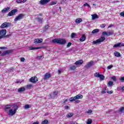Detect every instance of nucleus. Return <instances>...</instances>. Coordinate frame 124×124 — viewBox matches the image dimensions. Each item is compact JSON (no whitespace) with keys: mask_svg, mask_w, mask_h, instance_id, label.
Listing matches in <instances>:
<instances>
[{"mask_svg":"<svg viewBox=\"0 0 124 124\" xmlns=\"http://www.w3.org/2000/svg\"><path fill=\"white\" fill-rule=\"evenodd\" d=\"M8 109H10L8 112V116H14V115L16 114V112H17V110L18 109V106L12 105L6 106L5 107V110L7 111Z\"/></svg>","mask_w":124,"mask_h":124,"instance_id":"nucleus-1","label":"nucleus"},{"mask_svg":"<svg viewBox=\"0 0 124 124\" xmlns=\"http://www.w3.org/2000/svg\"><path fill=\"white\" fill-rule=\"evenodd\" d=\"M52 43L54 44H61V45H64L66 44V40L64 38H56L52 40Z\"/></svg>","mask_w":124,"mask_h":124,"instance_id":"nucleus-2","label":"nucleus"},{"mask_svg":"<svg viewBox=\"0 0 124 124\" xmlns=\"http://www.w3.org/2000/svg\"><path fill=\"white\" fill-rule=\"evenodd\" d=\"M82 98H83V95L82 94H78L76 96L70 98L69 100L70 102H72L73 101H75V100H77V99H82Z\"/></svg>","mask_w":124,"mask_h":124,"instance_id":"nucleus-3","label":"nucleus"},{"mask_svg":"<svg viewBox=\"0 0 124 124\" xmlns=\"http://www.w3.org/2000/svg\"><path fill=\"white\" fill-rule=\"evenodd\" d=\"M105 40V37L104 36H102L101 38L96 40V41H94L93 42V44H99L101 42H103Z\"/></svg>","mask_w":124,"mask_h":124,"instance_id":"nucleus-4","label":"nucleus"},{"mask_svg":"<svg viewBox=\"0 0 124 124\" xmlns=\"http://www.w3.org/2000/svg\"><path fill=\"white\" fill-rule=\"evenodd\" d=\"M23 17H25V15L23 14H20L15 18V21L16 22L20 21V20H22V19H23Z\"/></svg>","mask_w":124,"mask_h":124,"instance_id":"nucleus-5","label":"nucleus"},{"mask_svg":"<svg viewBox=\"0 0 124 124\" xmlns=\"http://www.w3.org/2000/svg\"><path fill=\"white\" fill-rule=\"evenodd\" d=\"M102 34L107 35V36H110V35H112L114 34V31H109L108 32L103 31L102 32Z\"/></svg>","mask_w":124,"mask_h":124,"instance_id":"nucleus-6","label":"nucleus"},{"mask_svg":"<svg viewBox=\"0 0 124 124\" xmlns=\"http://www.w3.org/2000/svg\"><path fill=\"white\" fill-rule=\"evenodd\" d=\"M6 34V30L2 29L1 30H0V36H2V38H3V37H4Z\"/></svg>","mask_w":124,"mask_h":124,"instance_id":"nucleus-7","label":"nucleus"},{"mask_svg":"<svg viewBox=\"0 0 124 124\" xmlns=\"http://www.w3.org/2000/svg\"><path fill=\"white\" fill-rule=\"evenodd\" d=\"M30 82L31 83H36L38 81L37 77H32L30 79Z\"/></svg>","mask_w":124,"mask_h":124,"instance_id":"nucleus-8","label":"nucleus"},{"mask_svg":"<svg viewBox=\"0 0 124 124\" xmlns=\"http://www.w3.org/2000/svg\"><path fill=\"white\" fill-rule=\"evenodd\" d=\"M9 26V23L4 22L2 23L0 26V29H4V28H8Z\"/></svg>","mask_w":124,"mask_h":124,"instance_id":"nucleus-9","label":"nucleus"},{"mask_svg":"<svg viewBox=\"0 0 124 124\" xmlns=\"http://www.w3.org/2000/svg\"><path fill=\"white\" fill-rule=\"evenodd\" d=\"M16 12H17V10H16V9L12 10L11 12H10L8 13V16H13V15H15Z\"/></svg>","mask_w":124,"mask_h":124,"instance_id":"nucleus-10","label":"nucleus"},{"mask_svg":"<svg viewBox=\"0 0 124 124\" xmlns=\"http://www.w3.org/2000/svg\"><path fill=\"white\" fill-rule=\"evenodd\" d=\"M43 41V39L42 38L36 39L34 40V44H38V43H41Z\"/></svg>","mask_w":124,"mask_h":124,"instance_id":"nucleus-11","label":"nucleus"},{"mask_svg":"<svg viewBox=\"0 0 124 124\" xmlns=\"http://www.w3.org/2000/svg\"><path fill=\"white\" fill-rule=\"evenodd\" d=\"M50 1V0H41L40 1V3L42 5H44V4H46V3H48Z\"/></svg>","mask_w":124,"mask_h":124,"instance_id":"nucleus-12","label":"nucleus"},{"mask_svg":"<svg viewBox=\"0 0 124 124\" xmlns=\"http://www.w3.org/2000/svg\"><path fill=\"white\" fill-rule=\"evenodd\" d=\"M93 61H91L90 62H89L88 63L85 65V67L86 68H90L91 66H93Z\"/></svg>","mask_w":124,"mask_h":124,"instance_id":"nucleus-13","label":"nucleus"},{"mask_svg":"<svg viewBox=\"0 0 124 124\" xmlns=\"http://www.w3.org/2000/svg\"><path fill=\"white\" fill-rule=\"evenodd\" d=\"M58 93H59V92L58 91H55L53 92V93L51 94V95H50L51 98H55V97H56V96L58 95Z\"/></svg>","mask_w":124,"mask_h":124,"instance_id":"nucleus-14","label":"nucleus"},{"mask_svg":"<svg viewBox=\"0 0 124 124\" xmlns=\"http://www.w3.org/2000/svg\"><path fill=\"white\" fill-rule=\"evenodd\" d=\"M51 77V74L46 73L45 75V77L44 78V80H47V79H49V78H50Z\"/></svg>","mask_w":124,"mask_h":124,"instance_id":"nucleus-15","label":"nucleus"},{"mask_svg":"<svg viewBox=\"0 0 124 124\" xmlns=\"http://www.w3.org/2000/svg\"><path fill=\"white\" fill-rule=\"evenodd\" d=\"M86 40V35L85 34H83L81 36V37L79 39V41L80 42H83Z\"/></svg>","mask_w":124,"mask_h":124,"instance_id":"nucleus-16","label":"nucleus"},{"mask_svg":"<svg viewBox=\"0 0 124 124\" xmlns=\"http://www.w3.org/2000/svg\"><path fill=\"white\" fill-rule=\"evenodd\" d=\"M9 9H10V8L9 7L5 8L1 11V13H3V14H5L8 12V11L9 10Z\"/></svg>","mask_w":124,"mask_h":124,"instance_id":"nucleus-17","label":"nucleus"},{"mask_svg":"<svg viewBox=\"0 0 124 124\" xmlns=\"http://www.w3.org/2000/svg\"><path fill=\"white\" fill-rule=\"evenodd\" d=\"M84 62L83 61V60H80L79 61H77L75 64H76V65H80L81 64H82V63H83Z\"/></svg>","mask_w":124,"mask_h":124,"instance_id":"nucleus-18","label":"nucleus"},{"mask_svg":"<svg viewBox=\"0 0 124 124\" xmlns=\"http://www.w3.org/2000/svg\"><path fill=\"white\" fill-rule=\"evenodd\" d=\"M12 52V50H9L3 53L2 56H5L6 55H10L11 53Z\"/></svg>","mask_w":124,"mask_h":124,"instance_id":"nucleus-19","label":"nucleus"},{"mask_svg":"<svg viewBox=\"0 0 124 124\" xmlns=\"http://www.w3.org/2000/svg\"><path fill=\"white\" fill-rule=\"evenodd\" d=\"M91 16L92 20H95V19H98V16H97V15L96 14L92 15Z\"/></svg>","mask_w":124,"mask_h":124,"instance_id":"nucleus-20","label":"nucleus"},{"mask_svg":"<svg viewBox=\"0 0 124 124\" xmlns=\"http://www.w3.org/2000/svg\"><path fill=\"white\" fill-rule=\"evenodd\" d=\"M114 56L115 57H117V58H119L121 57V53L118 51H115L114 52Z\"/></svg>","mask_w":124,"mask_h":124,"instance_id":"nucleus-21","label":"nucleus"},{"mask_svg":"<svg viewBox=\"0 0 124 124\" xmlns=\"http://www.w3.org/2000/svg\"><path fill=\"white\" fill-rule=\"evenodd\" d=\"M17 92L18 93H21V92H25V88L21 87L20 88H19L18 89H17Z\"/></svg>","mask_w":124,"mask_h":124,"instance_id":"nucleus-22","label":"nucleus"},{"mask_svg":"<svg viewBox=\"0 0 124 124\" xmlns=\"http://www.w3.org/2000/svg\"><path fill=\"white\" fill-rule=\"evenodd\" d=\"M82 22V19L78 18L76 19L75 22L77 24H79V23H81Z\"/></svg>","mask_w":124,"mask_h":124,"instance_id":"nucleus-23","label":"nucleus"},{"mask_svg":"<svg viewBox=\"0 0 124 124\" xmlns=\"http://www.w3.org/2000/svg\"><path fill=\"white\" fill-rule=\"evenodd\" d=\"M70 69H71V70H75V69H76V65H74L72 66H70Z\"/></svg>","mask_w":124,"mask_h":124,"instance_id":"nucleus-24","label":"nucleus"},{"mask_svg":"<svg viewBox=\"0 0 124 124\" xmlns=\"http://www.w3.org/2000/svg\"><path fill=\"white\" fill-rule=\"evenodd\" d=\"M99 78H100L101 81H102V80H104L105 77L103 75H100V76H99Z\"/></svg>","mask_w":124,"mask_h":124,"instance_id":"nucleus-25","label":"nucleus"},{"mask_svg":"<svg viewBox=\"0 0 124 124\" xmlns=\"http://www.w3.org/2000/svg\"><path fill=\"white\" fill-rule=\"evenodd\" d=\"M41 47H33L32 46H31L29 47L30 50H35L37 49H40Z\"/></svg>","mask_w":124,"mask_h":124,"instance_id":"nucleus-26","label":"nucleus"},{"mask_svg":"<svg viewBox=\"0 0 124 124\" xmlns=\"http://www.w3.org/2000/svg\"><path fill=\"white\" fill-rule=\"evenodd\" d=\"M99 31V30L97 29H96L92 31V33H96Z\"/></svg>","mask_w":124,"mask_h":124,"instance_id":"nucleus-27","label":"nucleus"},{"mask_svg":"<svg viewBox=\"0 0 124 124\" xmlns=\"http://www.w3.org/2000/svg\"><path fill=\"white\" fill-rule=\"evenodd\" d=\"M101 93L104 94V93H106V88H104L102 91L101 92Z\"/></svg>","mask_w":124,"mask_h":124,"instance_id":"nucleus-28","label":"nucleus"},{"mask_svg":"<svg viewBox=\"0 0 124 124\" xmlns=\"http://www.w3.org/2000/svg\"><path fill=\"white\" fill-rule=\"evenodd\" d=\"M93 123V120L91 119H89L87 122V124H91Z\"/></svg>","mask_w":124,"mask_h":124,"instance_id":"nucleus-29","label":"nucleus"},{"mask_svg":"<svg viewBox=\"0 0 124 124\" xmlns=\"http://www.w3.org/2000/svg\"><path fill=\"white\" fill-rule=\"evenodd\" d=\"M75 36H76V33H75V32L72 33V34L71 35V38H74V37H75Z\"/></svg>","mask_w":124,"mask_h":124,"instance_id":"nucleus-30","label":"nucleus"},{"mask_svg":"<svg viewBox=\"0 0 124 124\" xmlns=\"http://www.w3.org/2000/svg\"><path fill=\"white\" fill-rule=\"evenodd\" d=\"M42 124H48V120L47 119L45 120L42 122Z\"/></svg>","mask_w":124,"mask_h":124,"instance_id":"nucleus-31","label":"nucleus"},{"mask_svg":"<svg viewBox=\"0 0 124 124\" xmlns=\"http://www.w3.org/2000/svg\"><path fill=\"white\" fill-rule=\"evenodd\" d=\"M117 47H120V43H118V44H116L113 46V48H117Z\"/></svg>","mask_w":124,"mask_h":124,"instance_id":"nucleus-32","label":"nucleus"},{"mask_svg":"<svg viewBox=\"0 0 124 124\" xmlns=\"http://www.w3.org/2000/svg\"><path fill=\"white\" fill-rule=\"evenodd\" d=\"M29 108H31L30 105H26L24 106V109H29Z\"/></svg>","mask_w":124,"mask_h":124,"instance_id":"nucleus-33","label":"nucleus"},{"mask_svg":"<svg viewBox=\"0 0 124 124\" xmlns=\"http://www.w3.org/2000/svg\"><path fill=\"white\" fill-rule=\"evenodd\" d=\"M108 85L109 87H112L113 86V82L110 81L108 82Z\"/></svg>","mask_w":124,"mask_h":124,"instance_id":"nucleus-34","label":"nucleus"},{"mask_svg":"<svg viewBox=\"0 0 124 124\" xmlns=\"http://www.w3.org/2000/svg\"><path fill=\"white\" fill-rule=\"evenodd\" d=\"M100 75V74H99V73H95L94 74V76H95V77H99V76Z\"/></svg>","mask_w":124,"mask_h":124,"instance_id":"nucleus-35","label":"nucleus"},{"mask_svg":"<svg viewBox=\"0 0 124 124\" xmlns=\"http://www.w3.org/2000/svg\"><path fill=\"white\" fill-rule=\"evenodd\" d=\"M31 87H32V85H31V84H28L26 86L27 89H31Z\"/></svg>","mask_w":124,"mask_h":124,"instance_id":"nucleus-36","label":"nucleus"},{"mask_svg":"<svg viewBox=\"0 0 124 124\" xmlns=\"http://www.w3.org/2000/svg\"><path fill=\"white\" fill-rule=\"evenodd\" d=\"M111 79L114 81V82H116L117 81V78H116L115 76H113L111 78Z\"/></svg>","mask_w":124,"mask_h":124,"instance_id":"nucleus-37","label":"nucleus"},{"mask_svg":"<svg viewBox=\"0 0 124 124\" xmlns=\"http://www.w3.org/2000/svg\"><path fill=\"white\" fill-rule=\"evenodd\" d=\"M124 107L120 108V109L119 110V112H120L121 113H122V112H124Z\"/></svg>","mask_w":124,"mask_h":124,"instance_id":"nucleus-38","label":"nucleus"},{"mask_svg":"<svg viewBox=\"0 0 124 124\" xmlns=\"http://www.w3.org/2000/svg\"><path fill=\"white\" fill-rule=\"evenodd\" d=\"M37 21H38V22H42V20H43V18H41L40 17H37Z\"/></svg>","mask_w":124,"mask_h":124,"instance_id":"nucleus-39","label":"nucleus"},{"mask_svg":"<svg viewBox=\"0 0 124 124\" xmlns=\"http://www.w3.org/2000/svg\"><path fill=\"white\" fill-rule=\"evenodd\" d=\"M73 116V113H69L68 114L67 117L68 118H71Z\"/></svg>","mask_w":124,"mask_h":124,"instance_id":"nucleus-40","label":"nucleus"},{"mask_svg":"<svg viewBox=\"0 0 124 124\" xmlns=\"http://www.w3.org/2000/svg\"><path fill=\"white\" fill-rule=\"evenodd\" d=\"M72 43L70 42H69L67 45V48H69V47H70L72 45Z\"/></svg>","mask_w":124,"mask_h":124,"instance_id":"nucleus-41","label":"nucleus"},{"mask_svg":"<svg viewBox=\"0 0 124 124\" xmlns=\"http://www.w3.org/2000/svg\"><path fill=\"white\" fill-rule=\"evenodd\" d=\"M42 58H43V56H38L37 57V60H42Z\"/></svg>","mask_w":124,"mask_h":124,"instance_id":"nucleus-42","label":"nucleus"},{"mask_svg":"<svg viewBox=\"0 0 124 124\" xmlns=\"http://www.w3.org/2000/svg\"><path fill=\"white\" fill-rule=\"evenodd\" d=\"M120 47H124V43H119Z\"/></svg>","mask_w":124,"mask_h":124,"instance_id":"nucleus-43","label":"nucleus"},{"mask_svg":"<svg viewBox=\"0 0 124 124\" xmlns=\"http://www.w3.org/2000/svg\"><path fill=\"white\" fill-rule=\"evenodd\" d=\"M119 80L121 81V82H124V77H121Z\"/></svg>","mask_w":124,"mask_h":124,"instance_id":"nucleus-44","label":"nucleus"},{"mask_svg":"<svg viewBox=\"0 0 124 124\" xmlns=\"http://www.w3.org/2000/svg\"><path fill=\"white\" fill-rule=\"evenodd\" d=\"M62 72V69H59L58 70V73H59V74H61Z\"/></svg>","mask_w":124,"mask_h":124,"instance_id":"nucleus-45","label":"nucleus"},{"mask_svg":"<svg viewBox=\"0 0 124 124\" xmlns=\"http://www.w3.org/2000/svg\"><path fill=\"white\" fill-rule=\"evenodd\" d=\"M20 61L21 62H25V58L24 57H22L20 58Z\"/></svg>","mask_w":124,"mask_h":124,"instance_id":"nucleus-46","label":"nucleus"},{"mask_svg":"<svg viewBox=\"0 0 124 124\" xmlns=\"http://www.w3.org/2000/svg\"><path fill=\"white\" fill-rule=\"evenodd\" d=\"M11 36V34L7 35L6 36H4V37H6V38H9Z\"/></svg>","mask_w":124,"mask_h":124,"instance_id":"nucleus-47","label":"nucleus"},{"mask_svg":"<svg viewBox=\"0 0 124 124\" xmlns=\"http://www.w3.org/2000/svg\"><path fill=\"white\" fill-rule=\"evenodd\" d=\"M120 15L122 17H124V12H122L120 13Z\"/></svg>","mask_w":124,"mask_h":124,"instance_id":"nucleus-48","label":"nucleus"},{"mask_svg":"<svg viewBox=\"0 0 124 124\" xmlns=\"http://www.w3.org/2000/svg\"><path fill=\"white\" fill-rule=\"evenodd\" d=\"M113 67V65H110L108 66V69H111Z\"/></svg>","mask_w":124,"mask_h":124,"instance_id":"nucleus-49","label":"nucleus"},{"mask_svg":"<svg viewBox=\"0 0 124 124\" xmlns=\"http://www.w3.org/2000/svg\"><path fill=\"white\" fill-rule=\"evenodd\" d=\"M84 6H88V7H91V6L88 4V3H86L85 4H84Z\"/></svg>","mask_w":124,"mask_h":124,"instance_id":"nucleus-50","label":"nucleus"},{"mask_svg":"<svg viewBox=\"0 0 124 124\" xmlns=\"http://www.w3.org/2000/svg\"><path fill=\"white\" fill-rule=\"evenodd\" d=\"M56 4H57V1H53V2H52L51 3V5H54Z\"/></svg>","mask_w":124,"mask_h":124,"instance_id":"nucleus-51","label":"nucleus"},{"mask_svg":"<svg viewBox=\"0 0 124 124\" xmlns=\"http://www.w3.org/2000/svg\"><path fill=\"white\" fill-rule=\"evenodd\" d=\"M106 26V25L103 24L102 25H100L101 28H105V26Z\"/></svg>","mask_w":124,"mask_h":124,"instance_id":"nucleus-52","label":"nucleus"},{"mask_svg":"<svg viewBox=\"0 0 124 124\" xmlns=\"http://www.w3.org/2000/svg\"><path fill=\"white\" fill-rule=\"evenodd\" d=\"M113 92H114L113 91H107V93H109V94H111Z\"/></svg>","mask_w":124,"mask_h":124,"instance_id":"nucleus-53","label":"nucleus"},{"mask_svg":"<svg viewBox=\"0 0 124 124\" xmlns=\"http://www.w3.org/2000/svg\"><path fill=\"white\" fill-rule=\"evenodd\" d=\"M92 112H93V111L92 110L90 109L88 111H87V113L88 114H91V113H92Z\"/></svg>","mask_w":124,"mask_h":124,"instance_id":"nucleus-54","label":"nucleus"},{"mask_svg":"<svg viewBox=\"0 0 124 124\" xmlns=\"http://www.w3.org/2000/svg\"><path fill=\"white\" fill-rule=\"evenodd\" d=\"M0 50H5L6 49V47H0Z\"/></svg>","mask_w":124,"mask_h":124,"instance_id":"nucleus-55","label":"nucleus"},{"mask_svg":"<svg viewBox=\"0 0 124 124\" xmlns=\"http://www.w3.org/2000/svg\"><path fill=\"white\" fill-rule=\"evenodd\" d=\"M75 103H80V101L78 99L75 100Z\"/></svg>","mask_w":124,"mask_h":124,"instance_id":"nucleus-56","label":"nucleus"},{"mask_svg":"<svg viewBox=\"0 0 124 124\" xmlns=\"http://www.w3.org/2000/svg\"><path fill=\"white\" fill-rule=\"evenodd\" d=\"M16 2L18 3H21V2H22V0H16Z\"/></svg>","mask_w":124,"mask_h":124,"instance_id":"nucleus-57","label":"nucleus"},{"mask_svg":"<svg viewBox=\"0 0 124 124\" xmlns=\"http://www.w3.org/2000/svg\"><path fill=\"white\" fill-rule=\"evenodd\" d=\"M68 108H69V107H68V106H65V109L66 110H67V109H68Z\"/></svg>","mask_w":124,"mask_h":124,"instance_id":"nucleus-58","label":"nucleus"},{"mask_svg":"<svg viewBox=\"0 0 124 124\" xmlns=\"http://www.w3.org/2000/svg\"><path fill=\"white\" fill-rule=\"evenodd\" d=\"M12 71H13V69H10L8 71L9 72H12Z\"/></svg>","mask_w":124,"mask_h":124,"instance_id":"nucleus-59","label":"nucleus"},{"mask_svg":"<svg viewBox=\"0 0 124 124\" xmlns=\"http://www.w3.org/2000/svg\"><path fill=\"white\" fill-rule=\"evenodd\" d=\"M67 101H68V100L67 99H65V100H64V101L63 102V103H66V102H67Z\"/></svg>","mask_w":124,"mask_h":124,"instance_id":"nucleus-60","label":"nucleus"},{"mask_svg":"<svg viewBox=\"0 0 124 124\" xmlns=\"http://www.w3.org/2000/svg\"><path fill=\"white\" fill-rule=\"evenodd\" d=\"M111 27H113V25L110 24V25L108 26V28H111Z\"/></svg>","mask_w":124,"mask_h":124,"instance_id":"nucleus-61","label":"nucleus"},{"mask_svg":"<svg viewBox=\"0 0 124 124\" xmlns=\"http://www.w3.org/2000/svg\"><path fill=\"white\" fill-rule=\"evenodd\" d=\"M43 14L41 13L39 14V16H42Z\"/></svg>","mask_w":124,"mask_h":124,"instance_id":"nucleus-62","label":"nucleus"},{"mask_svg":"<svg viewBox=\"0 0 124 124\" xmlns=\"http://www.w3.org/2000/svg\"><path fill=\"white\" fill-rule=\"evenodd\" d=\"M122 91H124V86L122 87Z\"/></svg>","mask_w":124,"mask_h":124,"instance_id":"nucleus-63","label":"nucleus"},{"mask_svg":"<svg viewBox=\"0 0 124 124\" xmlns=\"http://www.w3.org/2000/svg\"><path fill=\"white\" fill-rule=\"evenodd\" d=\"M72 124H77V123H76V122H73V123H72Z\"/></svg>","mask_w":124,"mask_h":124,"instance_id":"nucleus-64","label":"nucleus"}]
</instances>
